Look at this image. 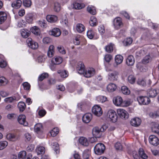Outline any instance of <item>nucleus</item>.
<instances>
[{
    "label": "nucleus",
    "instance_id": "obj_34",
    "mask_svg": "<svg viewBox=\"0 0 159 159\" xmlns=\"http://www.w3.org/2000/svg\"><path fill=\"white\" fill-rule=\"evenodd\" d=\"M87 10L89 13L92 15H95L96 13L95 7L93 6H89Z\"/></svg>",
    "mask_w": 159,
    "mask_h": 159
},
{
    "label": "nucleus",
    "instance_id": "obj_14",
    "mask_svg": "<svg viewBox=\"0 0 159 159\" xmlns=\"http://www.w3.org/2000/svg\"><path fill=\"white\" fill-rule=\"evenodd\" d=\"M113 102L114 104L117 106H122L123 103L121 97L120 96H117L114 98Z\"/></svg>",
    "mask_w": 159,
    "mask_h": 159
},
{
    "label": "nucleus",
    "instance_id": "obj_37",
    "mask_svg": "<svg viewBox=\"0 0 159 159\" xmlns=\"http://www.w3.org/2000/svg\"><path fill=\"white\" fill-rule=\"evenodd\" d=\"M84 4L78 3H75L73 4V8L76 9H80L84 7Z\"/></svg>",
    "mask_w": 159,
    "mask_h": 159
},
{
    "label": "nucleus",
    "instance_id": "obj_49",
    "mask_svg": "<svg viewBox=\"0 0 159 159\" xmlns=\"http://www.w3.org/2000/svg\"><path fill=\"white\" fill-rule=\"evenodd\" d=\"M87 34L88 37L90 39H92L93 38L94 35V33L93 30H88Z\"/></svg>",
    "mask_w": 159,
    "mask_h": 159
},
{
    "label": "nucleus",
    "instance_id": "obj_35",
    "mask_svg": "<svg viewBox=\"0 0 159 159\" xmlns=\"http://www.w3.org/2000/svg\"><path fill=\"white\" fill-rule=\"evenodd\" d=\"M114 44L110 43L106 46L105 48V49L106 52L110 53L111 52L113 49Z\"/></svg>",
    "mask_w": 159,
    "mask_h": 159
},
{
    "label": "nucleus",
    "instance_id": "obj_9",
    "mask_svg": "<svg viewBox=\"0 0 159 159\" xmlns=\"http://www.w3.org/2000/svg\"><path fill=\"white\" fill-rule=\"evenodd\" d=\"M26 117L25 115H21L19 116L18 118V121L19 123L25 126L28 125V122L25 120Z\"/></svg>",
    "mask_w": 159,
    "mask_h": 159
},
{
    "label": "nucleus",
    "instance_id": "obj_12",
    "mask_svg": "<svg viewBox=\"0 0 159 159\" xmlns=\"http://www.w3.org/2000/svg\"><path fill=\"white\" fill-rule=\"evenodd\" d=\"M61 32L60 30L58 28H54L49 31V34L55 37H58L60 35Z\"/></svg>",
    "mask_w": 159,
    "mask_h": 159
},
{
    "label": "nucleus",
    "instance_id": "obj_62",
    "mask_svg": "<svg viewBox=\"0 0 159 159\" xmlns=\"http://www.w3.org/2000/svg\"><path fill=\"white\" fill-rule=\"evenodd\" d=\"M7 83V80L4 77H0V84L1 85H5Z\"/></svg>",
    "mask_w": 159,
    "mask_h": 159
},
{
    "label": "nucleus",
    "instance_id": "obj_25",
    "mask_svg": "<svg viewBox=\"0 0 159 159\" xmlns=\"http://www.w3.org/2000/svg\"><path fill=\"white\" fill-rule=\"evenodd\" d=\"M22 2L20 0H16L14 1L11 4V6L15 9H18L21 6Z\"/></svg>",
    "mask_w": 159,
    "mask_h": 159
},
{
    "label": "nucleus",
    "instance_id": "obj_64",
    "mask_svg": "<svg viewBox=\"0 0 159 159\" xmlns=\"http://www.w3.org/2000/svg\"><path fill=\"white\" fill-rule=\"evenodd\" d=\"M61 23L62 24H63V25H64L65 26H67L68 25V21L67 20V18L65 16L64 19H62L61 21Z\"/></svg>",
    "mask_w": 159,
    "mask_h": 159
},
{
    "label": "nucleus",
    "instance_id": "obj_7",
    "mask_svg": "<svg viewBox=\"0 0 159 159\" xmlns=\"http://www.w3.org/2000/svg\"><path fill=\"white\" fill-rule=\"evenodd\" d=\"M117 112L119 116L122 119H127L128 118V113L125 110L121 108L118 109Z\"/></svg>",
    "mask_w": 159,
    "mask_h": 159
},
{
    "label": "nucleus",
    "instance_id": "obj_51",
    "mask_svg": "<svg viewBox=\"0 0 159 159\" xmlns=\"http://www.w3.org/2000/svg\"><path fill=\"white\" fill-rule=\"evenodd\" d=\"M52 145L53 146L52 148L56 152V153H57L59 152V146L58 144L57 143L55 142L53 143Z\"/></svg>",
    "mask_w": 159,
    "mask_h": 159
},
{
    "label": "nucleus",
    "instance_id": "obj_44",
    "mask_svg": "<svg viewBox=\"0 0 159 159\" xmlns=\"http://www.w3.org/2000/svg\"><path fill=\"white\" fill-rule=\"evenodd\" d=\"M8 142L6 141H0V150L4 149L8 145Z\"/></svg>",
    "mask_w": 159,
    "mask_h": 159
},
{
    "label": "nucleus",
    "instance_id": "obj_55",
    "mask_svg": "<svg viewBox=\"0 0 159 159\" xmlns=\"http://www.w3.org/2000/svg\"><path fill=\"white\" fill-rule=\"evenodd\" d=\"M151 58L149 55L146 56L143 59L142 62L144 64H146L148 63L151 60Z\"/></svg>",
    "mask_w": 159,
    "mask_h": 159
},
{
    "label": "nucleus",
    "instance_id": "obj_38",
    "mask_svg": "<svg viewBox=\"0 0 159 159\" xmlns=\"http://www.w3.org/2000/svg\"><path fill=\"white\" fill-rule=\"evenodd\" d=\"M18 106L20 111H23L26 107L25 103L23 102H20L18 104Z\"/></svg>",
    "mask_w": 159,
    "mask_h": 159
},
{
    "label": "nucleus",
    "instance_id": "obj_54",
    "mask_svg": "<svg viewBox=\"0 0 159 159\" xmlns=\"http://www.w3.org/2000/svg\"><path fill=\"white\" fill-rule=\"evenodd\" d=\"M16 98L15 97H10L5 98L4 100L7 102L11 103L16 100Z\"/></svg>",
    "mask_w": 159,
    "mask_h": 159
},
{
    "label": "nucleus",
    "instance_id": "obj_10",
    "mask_svg": "<svg viewBox=\"0 0 159 159\" xmlns=\"http://www.w3.org/2000/svg\"><path fill=\"white\" fill-rule=\"evenodd\" d=\"M113 24L115 28L116 29H118L120 28L122 25L121 18L120 17L116 18L114 20Z\"/></svg>",
    "mask_w": 159,
    "mask_h": 159
},
{
    "label": "nucleus",
    "instance_id": "obj_23",
    "mask_svg": "<svg viewBox=\"0 0 159 159\" xmlns=\"http://www.w3.org/2000/svg\"><path fill=\"white\" fill-rule=\"evenodd\" d=\"M116 85L114 83H110L109 84L107 87L108 91L110 92H112L114 91L116 89Z\"/></svg>",
    "mask_w": 159,
    "mask_h": 159
},
{
    "label": "nucleus",
    "instance_id": "obj_26",
    "mask_svg": "<svg viewBox=\"0 0 159 159\" xmlns=\"http://www.w3.org/2000/svg\"><path fill=\"white\" fill-rule=\"evenodd\" d=\"M47 20L50 22H54L57 20V17L55 15H48L46 16Z\"/></svg>",
    "mask_w": 159,
    "mask_h": 159
},
{
    "label": "nucleus",
    "instance_id": "obj_45",
    "mask_svg": "<svg viewBox=\"0 0 159 159\" xmlns=\"http://www.w3.org/2000/svg\"><path fill=\"white\" fill-rule=\"evenodd\" d=\"M89 152L87 150H84L83 153V159H89L90 158Z\"/></svg>",
    "mask_w": 159,
    "mask_h": 159
},
{
    "label": "nucleus",
    "instance_id": "obj_52",
    "mask_svg": "<svg viewBox=\"0 0 159 159\" xmlns=\"http://www.w3.org/2000/svg\"><path fill=\"white\" fill-rule=\"evenodd\" d=\"M128 80L129 83L131 84H133L135 82V78L134 75H130L129 76Z\"/></svg>",
    "mask_w": 159,
    "mask_h": 159
},
{
    "label": "nucleus",
    "instance_id": "obj_30",
    "mask_svg": "<svg viewBox=\"0 0 159 159\" xmlns=\"http://www.w3.org/2000/svg\"><path fill=\"white\" fill-rule=\"evenodd\" d=\"M139 157L143 159H147L148 156L145 153L143 149L142 148H140L139 150Z\"/></svg>",
    "mask_w": 159,
    "mask_h": 159
},
{
    "label": "nucleus",
    "instance_id": "obj_47",
    "mask_svg": "<svg viewBox=\"0 0 159 159\" xmlns=\"http://www.w3.org/2000/svg\"><path fill=\"white\" fill-rule=\"evenodd\" d=\"M107 99L106 97L102 96H98L96 98L97 100L101 103L105 102L107 100Z\"/></svg>",
    "mask_w": 159,
    "mask_h": 159
},
{
    "label": "nucleus",
    "instance_id": "obj_16",
    "mask_svg": "<svg viewBox=\"0 0 159 159\" xmlns=\"http://www.w3.org/2000/svg\"><path fill=\"white\" fill-rule=\"evenodd\" d=\"M159 93V89H151L148 92L149 97L152 98L155 97Z\"/></svg>",
    "mask_w": 159,
    "mask_h": 159
},
{
    "label": "nucleus",
    "instance_id": "obj_33",
    "mask_svg": "<svg viewBox=\"0 0 159 159\" xmlns=\"http://www.w3.org/2000/svg\"><path fill=\"white\" fill-rule=\"evenodd\" d=\"M57 73L60 74L61 77L63 78H65L68 76V72L65 70H58Z\"/></svg>",
    "mask_w": 159,
    "mask_h": 159
},
{
    "label": "nucleus",
    "instance_id": "obj_59",
    "mask_svg": "<svg viewBox=\"0 0 159 159\" xmlns=\"http://www.w3.org/2000/svg\"><path fill=\"white\" fill-rule=\"evenodd\" d=\"M149 115L150 117L153 118H155L159 116V112H157L154 113L151 112L149 113Z\"/></svg>",
    "mask_w": 159,
    "mask_h": 159
},
{
    "label": "nucleus",
    "instance_id": "obj_32",
    "mask_svg": "<svg viewBox=\"0 0 159 159\" xmlns=\"http://www.w3.org/2000/svg\"><path fill=\"white\" fill-rule=\"evenodd\" d=\"M89 23L91 26H94L97 25V21L96 19L94 16L91 17Z\"/></svg>",
    "mask_w": 159,
    "mask_h": 159
},
{
    "label": "nucleus",
    "instance_id": "obj_28",
    "mask_svg": "<svg viewBox=\"0 0 159 159\" xmlns=\"http://www.w3.org/2000/svg\"><path fill=\"white\" fill-rule=\"evenodd\" d=\"M76 30L79 33H81L84 31L85 28L84 25L81 24H77L76 26Z\"/></svg>",
    "mask_w": 159,
    "mask_h": 159
},
{
    "label": "nucleus",
    "instance_id": "obj_31",
    "mask_svg": "<svg viewBox=\"0 0 159 159\" xmlns=\"http://www.w3.org/2000/svg\"><path fill=\"white\" fill-rule=\"evenodd\" d=\"M6 14L3 12H0V24H2L6 19Z\"/></svg>",
    "mask_w": 159,
    "mask_h": 159
},
{
    "label": "nucleus",
    "instance_id": "obj_13",
    "mask_svg": "<svg viewBox=\"0 0 159 159\" xmlns=\"http://www.w3.org/2000/svg\"><path fill=\"white\" fill-rule=\"evenodd\" d=\"M92 118V115L90 113L85 114L82 117V120L85 123H88L91 121Z\"/></svg>",
    "mask_w": 159,
    "mask_h": 159
},
{
    "label": "nucleus",
    "instance_id": "obj_46",
    "mask_svg": "<svg viewBox=\"0 0 159 159\" xmlns=\"http://www.w3.org/2000/svg\"><path fill=\"white\" fill-rule=\"evenodd\" d=\"M59 130L57 128H53L50 132L51 135L52 137H54L56 136L58 133Z\"/></svg>",
    "mask_w": 159,
    "mask_h": 159
},
{
    "label": "nucleus",
    "instance_id": "obj_40",
    "mask_svg": "<svg viewBox=\"0 0 159 159\" xmlns=\"http://www.w3.org/2000/svg\"><path fill=\"white\" fill-rule=\"evenodd\" d=\"M122 92L124 94L128 95L130 93V91L128 88L125 86H123L121 89Z\"/></svg>",
    "mask_w": 159,
    "mask_h": 159
},
{
    "label": "nucleus",
    "instance_id": "obj_56",
    "mask_svg": "<svg viewBox=\"0 0 159 159\" xmlns=\"http://www.w3.org/2000/svg\"><path fill=\"white\" fill-rule=\"evenodd\" d=\"M22 85L25 90H30V85L28 82H25Z\"/></svg>",
    "mask_w": 159,
    "mask_h": 159
},
{
    "label": "nucleus",
    "instance_id": "obj_53",
    "mask_svg": "<svg viewBox=\"0 0 159 159\" xmlns=\"http://www.w3.org/2000/svg\"><path fill=\"white\" fill-rule=\"evenodd\" d=\"M48 76V73H45L42 74L40 75L38 78V80L40 81H42L43 79L47 78Z\"/></svg>",
    "mask_w": 159,
    "mask_h": 159
},
{
    "label": "nucleus",
    "instance_id": "obj_61",
    "mask_svg": "<svg viewBox=\"0 0 159 159\" xmlns=\"http://www.w3.org/2000/svg\"><path fill=\"white\" fill-rule=\"evenodd\" d=\"M104 58L105 61L108 62H110L112 59V57L109 54H107L105 55Z\"/></svg>",
    "mask_w": 159,
    "mask_h": 159
},
{
    "label": "nucleus",
    "instance_id": "obj_39",
    "mask_svg": "<svg viewBox=\"0 0 159 159\" xmlns=\"http://www.w3.org/2000/svg\"><path fill=\"white\" fill-rule=\"evenodd\" d=\"M26 20L29 23H31L33 20V15L32 14L29 13L26 16Z\"/></svg>",
    "mask_w": 159,
    "mask_h": 159
},
{
    "label": "nucleus",
    "instance_id": "obj_6",
    "mask_svg": "<svg viewBox=\"0 0 159 159\" xmlns=\"http://www.w3.org/2000/svg\"><path fill=\"white\" fill-rule=\"evenodd\" d=\"M92 112L95 115L98 116H101L102 113L101 107L98 105H94L93 107Z\"/></svg>",
    "mask_w": 159,
    "mask_h": 159
},
{
    "label": "nucleus",
    "instance_id": "obj_19",
    "mask_svg": "<svg viewBox=\"0 0 159 159\" xmlns=\"http://www.w3.org/2000/svg\"><path fill=\"white\" fill-rule=\"evenodd\" d=\"M62 58L59 56H56L52 60V63L53 64L59 65L62 62Z\"/></svg>",
    "mask_w": 159,
    "mask_h": 159
},
{
    "label": "nucleus",
    "instance_id": "obj_22",
    "mask_svg": "<svg viewBox=\"0 0 159 159\" xmlns=\"http://www.w3.org/2000/svg\"><path fill=\"white\" fill-rule=\"evenodd\" d=\"M54 46L52 45L50 46L47 52L48 56L49 57H52L54 56Z\"/></svg>",
    "mask_w": 159,
    "mask_h": 159
},
{
    "label": "nucleus",
    "instance_id": "obj_4",
    "mask_svg": "<svg viewBox=\"0 0 159 159\" xmlns=\"http://www.w3.org/2000/svg\"><path fill=\"white\" fill-rule=\"evenodd\" d=\"M137 100L140 105H148L150 102V99L146 96H140Z\"/></svg>",
    "mask_w": 159,
    "mask_h": 159
},
{
    "label": "nucleus",
    "instance_id": "obj_21",
    "mask_svg": "<svg viewBox=\"0 0 159 159\" xmlns=\"http://www.w3.org/2000/svg\"><path fill=\"white\" fill-rule=\"evenodd\" d=\"M134 58L132 55L129 56L126 60V64L128 66H133L134 64Z\"/></svg>",
    "mask_w": 159,
    "mask_h": 159
},
{
    "label": "nucleus",
    "instance_id": "obj_3",
    "mask_svg": "<svg viewBox=\"0 0 159 159\" xmlns=\"http://www.w3.org/2000/svg\"><path fill=\"white\" fill-rule=\"evenodd\" d=\"M107 116L111 121L114 123L117 121L118 118L116 112L113 110H110L108 111Z\"/></svg>",
    "mask_w": 159,
    "mask_h": 159
},
{
    "label": "nucleus",
    "instance_id": "obj_60",
    "mask_svg": "<svg viewBox=\"0 0 159 159\" xmlns=\"http://www.w3.org/2000/svg\"><path fill=\"white\" fill-rule=\"evenodd\" d=\"M38 24L41 27L43 28H46L47 26L46 21L44 20L39 21Z\"/></svg>",
    "mask_w": 159,
    "mask_h": 159
},
{
    "label": "nucleus",
    "instance_id": "obj_5",
    "mask_svg": "<svg viewBox=\"0 0 159 159\" xmlns=\"http://www.w3.org/2000/svg\"><path fill=\"white\" fill-rule=\"evenodd\" d=\"M28 46L31 48L36 49L38 47V43L33 40L31 38H28L26 40Z\"/></svg>",
    "mask_w": 159,
    "mask_h": 159
},
{
    "label": "nucleus",
    "instance_id": "obj_63",
    "mask_svg": "<svg viewBox=\"0 0 159 159\" xmlns=\"http://www.w3.org/2000/svg\"><path fill=\"white\" fill-rule=\"evenodd\" d=\"M115 146L116 150H120L122 149V146L121 143L119 142H117L115 144Z\"/></svg>",
    "mask_w": 159,
    "mask_h": 159
},
{
    "label": "nucleus",
    "instance_id": "obj_18",
    "mask_svg": "<svg viewBox=\"0 0 159 159\" xmlns=\"http://www.w3.org/2000/svg\"><path fill=\"white\" fill-rule=\"evenodd\" d=\"M79 143L84 146H88L89 145V142L87 139L84 137H81L79 139Z\"/></svg>",
    "mask_w": 159,
    "mask_h": 159
},
{
    "label": "nucleus",
    "instance_id": "obj_43",
    "mask_svg": "<svg viewBox=\"0 0 159 159\" xmlns=\"http://www.w3.org/2000/svg\"><path fill=\"white\" fill-rule=\"evenodd\" d=\"M42 128V126L41 124H37L34 126V130L36 132L38 133L40 131Z\"/></svg>",
    "mask_w": 159,
    "mask_h": 159
},
{
    "label": "nucleus",
    "instance_id": "obj_58",
    "mask_svg": "<svg viewBox=\"0 0 159 159\" xmlns=\"http://www.w3.org/2000/svg\"><path fill=\"white\" fill-rule=\"evenodd\" d=\"M52 41L51 39L48 37H45L43 38V42L44 44H47L50 43Z\"/></svg>",
    "mask_w": 159,
    "mask_h": 159
},
{
    "label": "nucleus",
    "instance_id": "obj_41",
    "mask_svg": "<svg viewBox=\"0 0 159 159\" xmlns=\"http://www.w3.org/2000/svg\"><path fill=\"white\" fill-rule=\"evenodd\" d=\"M100 130V128L98 127H95L93 128V134L96 137H98V134L101 131Z\"/></svg>",
    "mask_w": 159,
    "mask_h": 159
},
{
    "label": "nucleus",
    "instance_id": "obj_42",
    "mask_svg": "<svg viewBox=\"0 0 159 159\" xmlns=\"http://www.w3.org/2000/svg\"><path fill=\"white\" fill-rule=\"evenodd\" d=\"M26 151H22L19 152L18 154V159H24L26 157Z\"/></svg>",
    "mask_w": 159,
    "mask_h": 159
},
{
    "label": "nucleus",
    "instance_id": "obj_1",
    "mask_svg": "<svg viewBox=\"0 0 159 159\" xmlns=\"http://www.w3.org/2000/svg\"><path fill=\"white\" fill-rule=\"evenodd\" d=\"M76 69L78 73L84 74V76L87 78L90 77L93 75L95 73L94 70L93 68L88 69L85 71L84 66L81 62L78 63Z\"/></svg>",
    "mask_w": 159,
    "mask_h": 159
},
{
    "label": "nucleus",
    "instance_id": "obj_24",
    "mask_svg": "<svg viewBox=\"0 0 159 159\" xmlns=\"http://www.w3.org/2000/svg\"><path fill=\"white\" fill-rule=\"evenodd\" d=\"M153 132L159 135V124L154 123L152 124L151 128Z\"/></svg>",
    "mask_w": 159,
    "mask_h": 159
},
{
    "label": "nucleus",
    "instance_id": "obj_8",
    "mask_svg": "<svg viewBox=\"0 0 159 159\" xmlns=\"http://www.w3.org/2000/svg\"><path fill=\"white\" fill-rule=\"evenodd\" d=\"M149 141L150 143L155 146H157L159 144V139L156 136L153 135L149 136Z\"/></svg>",
    "mask_w": 159,
    "mask_h": 159
},
{
    "label": "nucleus",
    "instance_id": "obj_17",
    "mask_svg": "<svg viewBox=\"0 0 159 159\" xmlns=\"http://www.w3.org/2000/svg\"><path fill=\"white\" fill-rule=\"evenodd\" d=\"M6 137L8 140L12 141H15L18 140L19 138L18 136L13 134H8L7 135Z\"/></svg>",
    "mask_w": 159,
    "mask_h": 159
},
{
    "label": "nucleus",
    "instance_id": "obj_2",
    "mask_svg": "<svg viewBox=\"0 0 159 159\" xmlns=\"http://www.w3.org/2000/svg\"><path fill=\"white\" fill-rule=\"evenodd\" d=\"M105 150V147L102 143L97 144L94 147V151L97 155H101L104 153Z\"/></svg>",
    "mask_w": 159,
    "mask_h": 159
},
{
    "label": "nucleus",
    "instance_id": "obj_15",
    "mask_svg": "<svg viewBox=\"0 0 159 159\" xmlns=\"http://www.w3.org/2000/svg\"><path fill=\"white\" fill-rule=\"evenodd\" d=\"M141 120L138 117H136L132 119L130 123L131 125L135 127H138L139 126L141 123Z\"/></svg>",
    "mask_w": 159,
    "mask_h": 159
},
{
    "label": "nucleus",
    "instance_id": "obj_50",
    "mask_svg": "<svg viewBox=\"0 0 159 159\" xmlns=\"http://www.w3.org/2000/svg\"><path fill=\"white\" fill-rule=\"evenodd\" d=\"M57 49L59 52L61 54H64L66 53V51L62 46H58L57 47Z\"/></svg>",
    "mask_w": 159,
    "mask_h": 159
},
{
    "label": "nucleus",
    "instance_id": "obj_57",
    "mask_svg": "<svg viewBox=\"0 0 159 159\" xmlns=\"http://www.w3.org/2000/svg\"><path fill=\"white\" fill-rule=\"evenodd\" d=\"M23 4L25 7H29L31 5V1L30 0H24Z\"/></svg>",
    "mask_w": 159,
    "mask_h": 159
},
{
    "label": "nucleus",
    "instance_id": "obj_11",
    "mask_svg": "<svg viewBox=\"0 0 159 159\" xmlns=\"http://www.w3.org/2000/svg\"><path fill=\"white\" fill-rule=\"evenodd\" d=\"M119 73L118 71H115L110 73L108 75V79L111 81L116 80L118 78Z\"/></svg>",
    "mask_w": 159,
    "mask_h": 159
},
{
    "label": "nucleus",
    "instance_id": "obj_27",
    "mask_svg": "<svg viewBox=\"0 0 159 159\" xmlns=\"http://www.w3.org/2000/svg\"><path fill=\"white\" fill-rule=\"evenodd\" d=\"M30 33L29 30L25 29L22 30L21 31V36L25 38H27L30 35Z\"/></svg>",
    "mask_w": 159,
    "mask_h": 159
},
{
    "label": "nucleus",
    "instance_id": "obj_48",
    "mask_svg": "<svg viewBox=\"0 0 159 159\" xmlns=\"http://www.w3.org/2000/svg\"><path fill=\"white\" fill-rule=\"evenodd\" d=\"M61 9V6L59 3L55 2L54 4V11L56 12H59Z\"/></svg>",
    "mask_w": 159,
    "mask_h": 159
},
{
    "label": "nucleus",
    "instance_id": "obj_29",
    "mask_svg": "<svg viewBox=\"0 0 159 159\" xmlns=\"http://www.w3.org/2000/svg\"><path fill=\"white\" fill-rule=\"evenodd\" d=\"M31 31L35 35H39L40 34V30L39 28L36 26H34L30 29Z\"/></svg>",
    "mask_w": 159,
    "mask_h": 159
},
{
    "label": "nucleus",
    "instance_id": "obj_36",
    "mask_svg": "<svg viewBox=\"0 0 159 159\" xmlns=\"http://www.w3.org/2000/svg\"><path fill=\"white\" fill-rule=\"evenodd\" d=\"M36 150L37 154L39 155L44 153L45 152V149L44 147L39 146L37 148Z\"/></svg>",
    "mask_w": 159,
    "mask_h": 159
},
{
    "label": "nucleus",
    "instance_id": "obj_20",
    "mask_svg": "<svg viewBox=\"0 0 159 159\" xmlns=\"http://www.w3.org/2000/svg\"><path fill=\"white\" fill-rule=\"evenodd\" d=\"M123 59V58L122 56L119 55H116L115 57V61L116 64H114V66L116 67L118 65L121 64L122 62Z\"/></svg>",
    "mask_w": 159,
    "mask_h": 159
}]
</instances>
